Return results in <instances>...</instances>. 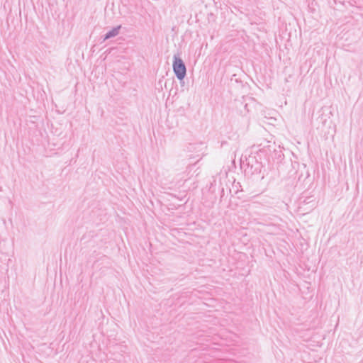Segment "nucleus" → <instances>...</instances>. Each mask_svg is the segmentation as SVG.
<instances>
[{
	"label": "nucleus",
	"instance_id": "obj_4",
	"mask_svg": "<svg viewBox=\"0 0 363 363\" xmlns=\"http://www.w3.org/2000/svg\"><path fill=\"white\" fill-rule=\"evenodd\" d=\"M221 192H222V194H224V189L223 188H222Z\"/></svg>",
	"mask_w": 363,
	"mask_h": 363
},
{
	"label": "nucleus",
	"instance_id": "obj_1",
	"mask_svg": "<svg viewBox=\"0 0 363 363\" xmlns=\"http://www.w3.org/2000/svg\"><path fill=\"white\" fill-rule=\"evenodd\" d=\"M172 67L175 76L182 83L186 75V67L179 53L173 56Z\"/></svg>",
	"mask_w": 363,
	"mask_h": 363
},
{
	"label": "nucleus",
	"instance_id": "obj_2",
	"mask_svg": "<svg viewBox=\"0 0 363 363\" xmlns=\"http://www.w3.org/2000/svg\"><path fill=\"white\" fill-rule=\"evenodd\" d=\"M121 28V26H118L116 27L113 28L111 30L108 31L103 38V41H105L108 39L113 38L116 36L119 33V30Z\"/></svg>",
	"mask_w": 363,
	"mask_h": 363
},
{
	"label": "nucleus",
	"instance_id": "obj_3",
	"mask_svg": "<svg viewBox=\"0 0 363 363\" xmlns=\"http://www.w3.org/2000/svg\"><path fill=\"white\" fill-rule=\"evenodd\" d=\"M230 80H235L236 82H238V79L236 78V74H233Z\"/></svg>",
	"mask_w": 363,
	"mask_h": 363
}]
</instances>
